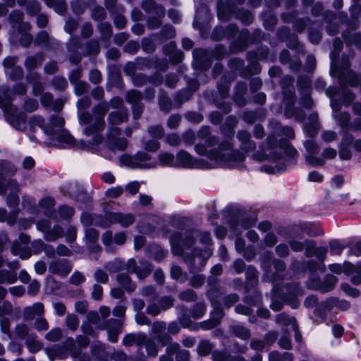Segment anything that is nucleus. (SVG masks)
<instances>
[{
	"label": "nucleus",
	"mask_w": 361,
	"mask_h": 361,
	"mask_svg": "<svg viewBox=\"0 0 361 361\" xmlns=\"http://www.w3.org/2000/svg\"><path fill=\"white\" fill-rule=\"evenodd\" d=\"M195 152L204 159H197L185 150L179 151L176 157V168L186 169H212L218 166L234 167L241 164L245 159V155L233 149V144L228 140L219 141L216 136H210L205 144L195 146Z\"/></svg>",
	"instance_id": "nucleus-1"
},
{
	"label": "nucleus",
	"mask_w": 361,
	"mask_h": 361,
	"mask_svg": "<svg viewBox=\"0 0 361 361\" xmlns=\"http://www.w3.org/2000/svg\"><path fill=\"white\" fill-rule=\"evenodd\" d=\"M262 150L263 154H255V158L259 161L269 160V165L262 166V170L268 173H281L285 170V161L281 155L282 152L290 157H294L297 154L296 149L287 142L277 143L275 137L269 138L267 143L262 147Z\"/></svg>",
	"instance_id": "nucleus-2"
},
{
	"label": "nucleus",
	"mask_w": 361,
	"mask_h": 361,
	"mask_svg": "<svg viewBox=\"0 0 361 361\" xmlns=\"http://www.w3.org/2000/svg\"><path fill=\"white\" fill-rule=\"evenodd\" d=\"M44 119L39 116H33L30 120V125L31 129L35 126L42 128L44 134L49 137L52 141H57L59 147H67L73 144L74 139L68 133V132L63 128L65 121L60 116H51L49 123L44 125Z\"/></svg>",
	"instance_id": "nucleus-3"
},
{
	"label": "nucleus",
	"mask_w": 361,
	"mask_h": 361,
	"mask_svg": "<svg viewBox=\"0 0 361 361\" xmlns=\"http://www.w3.org/2000/svg\"><path fill=\"white\" fill-rule=\"evenodd\" d=\"M109 109L108 103L103 102L94 107L93 115L86 111L78 114L80 122L84 124L91 123L84 129V134L87 136H92L89 140V143L92 145H98L103 141V137L99 131L105 126L104 118Z\"/></svg>",
	"instance_id": "nucleus-4"
},
{
	"label": "nucleus",
	"mask_w": 361,
	"mask_h": 361,
	"mask_svg": "<svg viewBox=\"0 0 361 361\" xmlns=\"http://www.w3.org/2000/svg\"><path fill=\"white\" fill-rule=\"evenodd\" d=\"M300 295H302V292L297 284L274 286L270 307L274 311H279L282 309L283 302H286L292 308H297L300 304L298 299Z\"/></svg>",
	"instance_id": "nucleus-5"
},
{
	"label": "nucleus",
	"mask_w": 361,
	"mask_h": 361,
	"mask_svg": "<svg viewBox=\"0 0 361 361\" xmlns=\"http://www.w3.org/2000/svg\"><path fill=\"white\" fill-rule=\"evenodd\" d=\"M13 93L9 90H4L0 93V108L5 112L8 123L16 129L23 130L25 128V114L18 113L17 109L11 105Z\"/></svg>",
	"instance_id": "nucleus-6"
},
{
	"label": "nucleus",
	"mask_w": 361,
	"mask_h": 361,
	"mask_svg": "<svg viewBox=\"0 0 361 361\" xmlns=\"http://www.w3.org/2000/svg\"><path fill=\"white\" fill-rule=\"evenodd\" d=\"M121 164L133 169H154L157 164L151 160V157L145 152H137L135 156L124 154L120 158Z\"/></svg>",
	"instance_id": "nucleus-7"
},
{
	"label": "nucleus",
	"mask_w": 361,
	"mask_h": 361,
	"mask_svg": "<svg viewBox=\"0 0 361 361\" xmlns=\"http://www.w3.org/2000/svg\"><path fill=\"white\" fill-rule=\"evenodd\" d=\"M329 269L335 274H340L343 271L347 275L353 276L351 281L353 284H361V262L357 264L345 262L343 268L339 264H332L329 266Z\"/></svg>",
	"instance_id": "nucleus-8"
},
{
	"label": "nucleus",
	"mask_w": 361,
	"mask_h": 361,
	"mask_svg": "<svg viewBox=\"0 0 361 361\" xmlns=\"http://www.w3.org/2000/svg\"><path fill=\"white\" fill-rule=\"evenodd\" d=\"M134 216L130 214L108 213L104 219H101V227H108L112 224H119L123 227H127L134 222Z\"/></svg>",
	"instance_id": "nucleus-9"
},
{
	"label": "nucleus",
	"mask_w": 361,
	"mask_h": 361,
	"mask_svg": "<svg viewBox=\"0 0 361 361\" xmlns=\"http://www.w3.org/2000/svg\"><path fill=\"white\" fill-rule=\"evenodd\" d=\"M120 129L116 127L109 128L106 135V145L111 150H124L128 145V141L125 138H118Z\"/></svg>",
	"instance_id": "nucleus-10"
},
{
	"label": "nucleus",
	"mask_w": 361,
	"mask_h": 361,
	"mask_svg": "<svg viewBox=\"0 0 361 361\" xmlns=\"http://www.w3.org/2000/svg\"><path fill=\"white\" fill-rule=\"evenodd\" d=\"M306 256H315L318 260L324 261L327 254V249L325 247H316L314 241L306 240Z\"/></svg>",
	"instance_id": "nucleus-11"
},
{
	"label": "nucleus",
	"mask_w": 361,
	"mask_h": 361,
	"mask_svg": "<svg viewBox=\"0 0 361 361\" xmlns=\"http://www.w3.org/2000/svg\"><path fill=\"white\" fill-rule=\"evenodd\" d=\"M13 270H0V283L12 284L17 281V274L15 269L19 267L18 262H13L8 265Z\"/></svg>",
	"instance_id": "nucleus-12"
},
{
	"label": "nucleus",
	"mask_w": 361,
	"mask_h": 361,
	"mask_svg": "<svg viewBox=\"0 0 361 361\" xmlns=\"http://www.w3.org/2000/svg\"><path fill=\"white\" fill-rule=\"evenodd\" d=\"M127 271L130 273H135L139 279H144L149 274L151 269L148 265H145L143 267H138L136 266V262L135 259H130L127 264Z\"/></svg>",
	"instance_id": "nucleus-13"
},
{
	"label": "nucleus",
	"mask_w": 361,
	"mask_h": 361,
	"mask_svg": "<svg viewBox=\"0 0 361 361\" xmlns=\"http://www.w3.org/2000/svg\"><path fill=\"white\" fill-rule=\"evenodd\" d=\"M44 313V305L42 302L34 303L23 310V317L25 320H31L35 316H41Z\"/></svg>",
	"instance_id": "nucleus-14"
},
{
	"label": "nucleus",
	"mask_w": 361,
	"mask_h": 361,
	"mask_svg": "<svg viewBox=\"0 0 361 361\" xmlns=\"http://www.w3.org/2000/svg\"><path fill=\"white\" fill-rule=\"evenodd\" d=\"M237 137L240 142V148L245 152H251L255 149V143L250 140V135L249 133L241 130L239 131Z\"/></svg>",
	"instance_id": "nucleus-15"
},
{
	"label": "nucleus",
	"mask_w": 361,
	"mask_h": 361,
	"mask_svg": "<svg viewBox=\"0 0 361 361\" xmlns=\"http://www.w3.org/2000/svg\"><path fill=\"white\" fill-rule=\"evenodd\" d=\"M15 172L16 169L11 163L0 160V179L5 178L9 174H13ZM6 191L7 188L0 183V195H5Z\"/></svg>",
	"instance_id": "nucleus-16"
},
{
	"label": "nucleus",
	"mask_w": 361,
	"mask_h": 361,
	"mask_svg": "<svg viewBox=\"0 0 361 361\" xmlns=\"http://www.w3.org/2000/svg\"><path fill=\"white\" fill-rule=\"evenodd\" d=\"M166 329V324L161 322H157L153 324L152 331L157 334V340L161 343V346L165 345L169 341L170 336L166 334H161V332Z\"/></svg>",
	"instance_id": "nucleus-17"
},
{
	"label": "nucleus",
	"mask_w": 361,
	"mask_h": 361,
	"mask_svg": "<svg viewBox=\"0 0 361 361\" xmlns=\"http://www.w3.org/2000/svg\"><path fill=\"white\" fill-rule=\"evenodd\" d=\"M208 296L210 298L211 302L212 304V306L217 312V318L212 319V320L204 322L202 323L201 326L203 329L207 330L211 329L216 326L219 323V319L222 317V312L221 310L219 308V305L216 303V302L213 300L212 298V292H208Z\"/></svg>",
	"instance_id": "nucleus-18"
},
{
	"label": "nucleus",
	"mask_w": 361,
	"mask_h": 361,
	"mask_svg": "<svg viewBox=\"0 0 361 361\" xmlns=\"http://www.w3.org/2000/svg\"><path fill=\"white\" fill-rule=\"evenodd\" d=\"M256 221L255 219H252L247 221H232L230 225L231 231L236 235H240L243 230L252 226L255 224Z\"/></svg>",
	"instance_id": "nucleus-19"
},
{
	"label": "nucleus",
	"mask_w": 361,
	"mask_h": 361,
	"mask_svg": "<svg viewBox=\"0 0 361 361\" xmlns=\"http://www.w3.org/2000/svg\"><path fill=\"white\" fill-rule=\"evenodd\" d=\"M27 80L32 86V93L35 96L39 95L43 91V85L40 77L35 73L27 75Z\"/></svg>",
	"instance_id": "nucleus-20"
},
{
	"label": "nucleus",
	"mask_w": 361,
	"mask_h": 361,
	"mask_svg": "<svg viewBox=\"0 0 361 361\" xmlns=\"http://www.w3.org/2000/svg\"><path fill=\"white\" fill-rule=\"evenodd\" d=\"M146 341V336L144 334H128L123 339L124 345L130 346L134 344L141 345Z\"/></svg>",
	"instance_id": "nucleus-21"
},
{
	"label": "nucleus",
	"mask_w": 361,
	"mask_h": 361,
	"mask_svg": "<svg viewBox=\"0 0 361 361\" xmlns=\"http://www.w3.org/2000/svg\"><path fill=\"white\" fill-rule=\"evenodd\" d=\"M112 324V327L108 326L106 327L108 330L109 340L111 342L115 343L118 341V335L121 332V323L120 320L112 319L110 322Z\"/></svg>",
	"instance_id": "nucleus-22"
},
{
	"label": "nucleus",
	"mask_w": 361,
	"mask_h": 361,
	"mask_svg": "<svg viewBox=\"0 0 361 361\" xmlns=\"http://www.w3.org/2000/svg\"><path fill=\"white\" fill-rule=\"evenodd\" d=\"M310 123L305 124V131L309 137H313L316 135L317 130L319 129V124L317 123V115L312 114L310 115Z\"/></svg>",
	"instance_id": "nucleus-23"
},
{
	"label": "nucleus",
	"mask_w": 361,
	"mask_h": 361,
	"mask_svg": "<svg viewBox=\"0 0 361 361\" xmlns=\"http://www.w3.org/2000/svg\"><path fill=\"white\" fill-rule=\"evenodd\" d=\"M127 118V112L126 110L114 111L108 116V121L111 125H118L126 121Z\"/></svg>",
	"instance_id": "nucleus-24"
},
{
	"label": "nucleus",
	"mask_w": 361,
	"mask_h": 361,
	"mask_svg": "<svg viewBox=\"0 0 361 361\" xmlns=\"http://www.w3.org/2000/svg\"><path fill=\"white\" fill-rule=\"evenodd\" d=\"M213 361H246L242 356L231 357L226 353L216 351L212 354Z\"/></svg>",
	"instance_id": "nucleus-25"
},
{
	"label": "nucleus",
	"mask_w": 361,
	"mask_h": 361,
	"mask_svg": "<svg viewBox=\"0 0 361 361\" xmlns=\"http://www.w3.org/2000/svg\"><path fill=\"white\" fill-rule=\"evenodd\" d=\"M276 322L278 324L284 326H290L291 329H295L297 327L295 319L293 317H290L284 313L279 314L276 316Z\"/></svg>",
	"instance_id": "nucleus-26"
},
{
	"label": "nucleus",
	"mask_w": 361,
	"mask_h": 361,
	"mask_svg": "<svg viewBox=\"0 0 361 361\" xmlns=\"http://www.w3.org/2000/svg\"><path fill=\"white\" fill-rule=\"evenodd\" d=\"M49 270L51 273L66 276L71 271V268L63 262H54L50 264Z\"/></svg>",
	"instance_id": "nucleus-27"
},
{
	"label": "nucleus",
	"mask_w": 361,
	"mask_h": 361,
	"mask_svg": "<svg viewBox=\"0 0 361 361\" xmlns=\"http://www.w3.org/2000/svg\"><path fill=\"white\" fill-rule=\"evenodd\" d=\"M158 159L161 165L176 168V157L173 154L166 152L161 153L159 154Z\"/></svg>",
	"instance_id": "nucleus-28"
},
{
	"label": "nucleus",
	"mask_w": 361,
	"mask_h": 361,
	"mask_svg": "<svg viewBox=\"0 0 361 361\" xmlns=\"http://www.w3.org/2000/svg\"><path fill=\"white\" fill-rule=\"evenodd\" d=\"M269 361H293V356L287 352L280 353L278 351H272L269 355Z\"/></svg>",
	"instance_id": "nucleus-29"
},
{
	"label": "nucleus",
	"mask_w": 361,
	"mask_h": 361,
	"mask_svg": "<svg viewBox=\"0 0 361 361\" xmlns=\"http://www.w3.org/2000/svg\"><path fill=\"white\" fill-rule=\"evenodd\" d=\"M352 137L350 135H345L341 142V149L339 156L341 159L348 160L351 157L350 152L347 149L346 146L351 143Z\"/></svg>",
	"instance_id": "nucleus-30"
},
{
	"label": "nucleus",
	"mask_w": 361,
	"mask_h": 361,
	"mask_svg": "<svg viewBox=\"0 0 361 361\" xmlns=\"http://www.w3.org/2000/svg\"><path fill=\"white\" fill-rule=\"evenodd\" d=\"M9 185L13 188L12 193L9 195L7 199V204L11 207H15L18 205V197L16 194V191L18 190V184L16 181H10Z\"/></svg>",
	"instance_id": "nucleus-31"
},
{
	"label": "nucleus",
	"mask_w": 361,
	"mask_h": 361,
	"mask_svg": "<svg viewBox=\"0 0 361 361\" xmlns=\"http://www.w3.org/2000/svg\"><path fill=\"white\" fill-rule=\"evenodd\" d=\"M26 345L32 353H36L42 348V344L36 340V335L31 334L26 341Z\"/></svg>",
	"instance_id": "nucleus-32"
},
{
	"label": "nucleus",
	"mask_w": 361,
	"mask_h": 361,
	"mask_svg": "<svg viewBox=\"0 0 361 361\" xmlns=\"http://www.w3.org/2000/svg\"><path fill=\"white\" fill-rule=\"evenodd\" d=\"M161 344V343L159 341ZM142 345H145L146 347L147 353L149 356L154 357L157 355L160 348H162L161 345L158 346L155 344L154 340L148 339L146 338V341L144 342Z\"/></svg>",
	"instance_id": "nucleus-33"
},
{
	"label": "nucleus",
	"mask_w": 361,
	"mask_h": 361,
	"mask_svg": "<svg viewBox=\"0 0 361 361\" xmlns=\"http://www.w3.org/2000/svg\"><path fill=\"white\" fill-rule=\"evenodd\" d=\"M18 212L16 210L11 211L9 214L4 208H0V221H6L8 224H13L16 221Z\"/></svg>",
	"instance_id": "nucleus-34"
},
{
	"label": "nucleus",
	"mask_w": 361,
	"mask_h": 361,
	"mask_svg": "<svg viewBox=\"0 0 361 361\" xmlns=\"http://www.w3.org/2000/svg\"><path fill=\"white\" fill-rule=\"evenodd\" d=\"M63 230L59 226H54L51 229L49 228L44 235L45 240L48 241H54L62 235Z\"/></svg>",
	"instance_id": "nucleus-35"
},
{
	"label": "nucleus",
	"mask_w": 361,
	"mask_h": 361,
	"mask_svg": "<svg viewBox=\"0 0 361 361\" xmlns=\"http://www.w3.org/2000/svg\"><path fill=\"white\" fill-rule=\"evenodd\" d=\"M118 283L123 286L128 291H133L135 289V285L130 282V279L126 274H121L117 277Z\"/></svg>",
	"instance_id": "nucleus-36"
},
{
	"label": "nucleus",
	"mask_w": 361,
	"mask_h": 361,
	"mask_svg": "<svg viewBox=\"0 0 361 361\" xmlns=\"http://www.w3.org/2000/svg\"><path fill=\"white\" fill-rule=\"evenodd\" d=\"M233 334L238 338L247 340L250 336V331L244 326L236 325L233 327Z\"/></svg>",
	"instance_id": "nucleus-37"
},
{
	"label": "nucleus",
	"mask_w": 361,
	"mask_h": 361,
	"mask_svg": "<svg viewBox=\"0 0 361 361\" xmlns=\"http://www.w3.org/2000/svg\"><path fill=\"white\" fill-rule=\"evenodd\" d=\"M338 303V305L339 308H341L343 310H348L350 307V303L346 300H341V301H336L335 299H330L329 300H327L325 302V307L328 310H330L333 305H335Z\"/></svg>",
	"instance_id": "nucleus-38"
},
{
	"label": "nucleus",
	"mask_w": 361,
	"mask_h": 361,
	"mask_svg": "<svg viewBox=\"0 0 361 361\" xmlns=\"http://www.w3.org/2000/svg\"><path fill=\"white\" fill-rule=\"evenodd\" d=\"M171 274L174 279L180 282H184L186 279V276L183 273L182 269L178 266H173L171 267Z\"/></svg>",
	"instance_id": "nucleus-39"
},
{
	"label": "nucleus",
	"mask_w": 361,
	"mask_h": 361,
	"mask_svg": "<svg viewBox=\"0 0 361 361\" xmlns=\"http://www.w3.org/2000/svg\"><path fill=\"white\" fill-rule=\"evenodd\" d=\"M42 61V57L39 56L27 57L25 60V65L28 69L35 68L37 64L41 63Z\"/></svg>",
	"instance_id": "nucleus-40"
},
{
	"label": "nucleus",
	"mask_w": 361,
	"mask_h": 361,
	"mask_svg": "<svg viewBox=\"0 0 361 361\" xmlns=\"http://www.w3.org/2000/svg\"><path fill=\"white\" fill-rule=\"evenodd\" d=\"M62 336V333L60 329L54 328L49 331L46 336L45 338L49 341H59Z\"/></svg>",
	"instance_id": "nucleus-41"
},
{
	"label": "nucleus",
	"mask_w": 361,
	"mask_h": 361,
	"mask_svg": "<svg viewBox=\"0 0 361 361\" xmlns=\"http://www.w3.org/2000/svg\"><path fill=\"white\" fill-rule=\"evenodd\" d=\"M212 348V344L209 341H203L199 343L197 350L200 355L205 356L211 352Z\"/></svg>",
	"instance_id": "nucleus-42"
},
{
	"label": "nucleus",
	"mask_w": 361,
	"mask_h": 361,
	"mask_svg": "<svg viewBox=\"0 0 361 361\" xmlns=\"http://www.w3.org/2000/svg\"><path fill=\"white\" fill-rule=\"evenodd\" d=\"M179 348V345L176 343L171 344L167 348V355H163L160 357V361H173L171 355Z\"/></svg>",
	"instance_id": "nucleus-43"
},
{
	"label": "nucleus",
	"mask_w": 361,
	"mask_h": 361,
	"mask_svg": "<svg viewBox=\"0 0 361 361\" xmlns=\"http://www.w3.org/2000/svg\"><path fill=\"white\" fill-rule=\"evenodd\" d=\"M29 328L26 324H18L15 329V333L18 338H25L28 335Z\"/></svg>",
	"instance_id": "nucleus-44"
},
{
	"label": "nucleus",
	"mask_w": 361,
	"mask_h": 361,
	"mask_svg": "<svg viewBox=\"0 0 361 361\" xmlns=\"http://www.w3.org/2000/svg\"><path fill=\"white\" fill-rule=\"evenodd\" d=\"M81 221L85 226H89L92 224H97L99 226L101 221H97V216H92L91 214L87 213H84L81 216Z\"/></svg>",
	"instance_id": "nucleus-45"
},
{
	"label": "nucleus",
	"mask_w": 361,
	"mask_h": 361,
	"mask_svg": "<svg viewBox=\"0 0 361 361\" xmlns=\"http://www.w3.org/2000/svg\"><path fill=\"white\" fill-rule=\"evenodd\" d=\"M344 249V246L338 241L334 240L330 243V252L334 255H340Z\"/></svg>",
	"instance_id": "nucleus-46"
},
{
	"label": "nucleus",
	"mask_w": 361,
	"mask_h": 361,
	"mask_svg": "<svg viewBox=\"0 0 361 361\" xmlns=\"http://www.w3.org/2000/svg\"><path fill=\"white\" fill-rule=\"evenodd\" d=\"M105 267L110 272H116L122 269L123 263L118 259H115L113 262L107 263Z\"/></svg>",
	"instance_id": "nucleus-47"
},
{
	"label": "nucleus",
	"mask_w": 361,
	"mask_h": 361,
	"mask_svg": "<svg viewBox=\"0 0 361 361\" xmlns=\"http://www.w3.org/2000/svg\"><path fill=\"white\" fill-rule=\"evenodd\" d=\"M180 242L178 238H176V237H174L171 240L172 251L174 255H181L183 253V250L180 247Z\"/></svg>",
	"instance_id": "nucleus-48"
},
{
	"label": "nucleus",
	"mask_w": 361,
	"mask_h": 361,
	"mask_svg": "<svg viewBox=\"0 0 361 361\" xmlns=\"http://www.w3.org/2000/svg\"><path fill=\"white\" fill-rule=\"evenodd\" d=\"M123 192V188L121 186H116L108 189L106 195L109 197L116 198L119 197Z\"/></svg>",
	"instance_id": "nucleus-49"
},
{
	"label": "nucleus",
	"mask_w": 361,
	"mask_h": 361,
	"mask_svg": "<svg viewBox=\"0 0 361 361\" xmlns=\"http://www.w3.org/2000/svg\"><path fill=\"white\" fill-rule=\"evenodd\" d=\"M39 204L42 208L46 209V212H48L54 206V200L51 197H47L42 199Z\"/></svg>",
	"instance_id": "nucleus-50"
},
{
	"label": "nucleus",
	"mask_w": 361,
	"mask_h": 361,
	"mask_svg": "<svg viewBox=\"0 0 361 361\" xmlns=\"http://www.w3.org/2000/svg\"><path fill=\"white\" fill-rule=\"evenodd\" d=\"M206 310L205 305L202 303H198L194 307L192 316L195 319H199L203 316Z\"/></svg>",
	"instance_id": "nucleus-51"
},
{
	"label": "nucleus",
	"mask_w": 361,
	"mask_h": 361,
	"mask_svg": "<svg viewBox=\"0 0 361 361\" xmlns=\"http://www.w3.org/2000/svg\"><path fill=\"white\" fill-rule=\"evenodd\" d=\"M6 74L9 75L12 80H17L23 77V71L20 67H14L10 71H7Z\"/></svg>",
	"instance_id": "nucleus-52"
},
{
	"label": "nucleus",
	"mask_w": 361,
	"mask_h": 361,
	"mask_svg": "<svg viewBox=\"0 0 361 361\" xmlns=\"http://www.w3.org/2000/svg\"><path fill=\"white\" fill-rule=\"evenodd\" d=\"M13 307L11 302L4 301L0 303V317L12 312Z\"/></svg>",
	"instance_id": "nucleus-53"
},
{
	"label": "nucleus",
	"mask_w": 361,
	"mask_h": 361,
	"mask_svg": "<svg viewBox=\"0 0 361 361\" xmlns=\"http://www.w3.org/2000/svg\"><path fill=\"white\" fill-rule=\"evenodd\" d=\"M85 281V277L79 271L74 272L70 279V282L74 285H80Z\"/></svg>",
	"instance_id": "nucleus-54"
},
{
	"label": "nucleus",
	"mask_w": 361,
	"mask_h": 361,
	"mask_svg": "<svg viewBox=\"0 0 361 361\" xmlns=\"http://www.w3.org/2000/svg\"><path fill=\"white\" fill-rule=\"evenodd\" d=\"M35 327L39 331H46L49 329V324L44 317H39L35 322Z\"/></svg>",
	"instance_id": "nucleus-55"
},
{
	"label": "nucleus",
	"mask_w": 361,
	"mask_h": 361,
	"mask_svg": "<svg viewBox=\"0 0 361 361\" xmlns=\"http://www.w3.org/2000/svg\"><path fill=\"white\" fill-rule=\"evenodd\" d=\"M10 320L8 318L2 317L0 319V326L1 331L7 334L9 338H11L10 332Z\"/></svg>",
	"instance_id": "nucleus-56"
},
{
	"label": "nucleus",
	"mask_w": 361,
	"mask_h": 361,
	"mask_svg": "<svg viewBox=\"0 0 361 361\" xmlns=\"http://www.w3.org/2000/svg\"><path fill=\"white\" fill-rule=\"evenodd\" d=\"M166 142L171 146H178L181 142V137L176 133H171L166 136Z\"/></svg>",
	"instance_id": "nucleus-57"
},
{
	"label": "nucleus",
	"mask_w": 361,
	"mask_h": 361,
	"mask_svg": "<svg viewBox=\"0 0 361 361\" xmlns=\"http://www.w3.org/2000/svg\"><path fill=\"white\" fill-rule=\"evenodd\" d=\"M149 133L154 137L161 138L164 136V132L161 126H156L149 128Z\"/></svg>",
	"instance_id": "nucleus-58"
},
{
	"label": "nucleus",
	"mask_w": 361,
	"mask_h": 361,
	"mask_svg": "<svg viewBox=\"0 0 361 361\" xmlns=\"http://www.w3.org/2000/svg\"><path fill=\"white\" fill-rule=\"evenodd\" d=\"M11 252L14 255L19 256L23 259H28L30 257V252H23L21 249L18 247L17 244L13 245Z\"/></svg>",
	"instance_id": "nucleus-59"
},
{
	"label": "nucleus",
	"mask_w": 361,
	"mask_h": 361,
	"mask_svg": "<svg viewBox=\"0 0 361 361\" xmlns=\"http://www.w3.org/2000/svg\"><path fill=\"white\" fill-rule=\"evenodd\" d=\"M304 146L310 154H314L319 151L317 144L313 140H307L304 143Z\"/></svg>",
	"instance_id": "nucleus-60"
},
{
	"label": "nucleus",
	"mask_w": 361,
	"mask_h": 361,
	"mask_svg": "<svg viewBox=\"0 0 361 361\" xmlns=\"http://www.w3.org/2000/svg\"><path fill=\"white\" fill-rule=\"evenodd\" d=\"M39 106L38 102L36 99H28L25 101L24 109L27 111L32 112L35 111Z\"/></svg>",
	"instance_id": "nucleus-61"
},
{
	"label": "nucleus",
	"mask_w": 361,
	"mask_h": 361,
	"mask_svg": "<svg viewBox=\"0 0 361 361\" xmlns=\"http://www.w3.org/2000/svg\"><path fill=\"white\" fill-rule=\"evenodd\" d=\"M142 98L141 94L136 90H131L127 93V101L130 103H135Z\"/></svg>",
	"instance_id": "nucleus-62"
},
{
	"label": "nucleus",
	"mask_w": 361,
	"mask_h": 361,
	"mask_svg": "<svg viewBox=\"0 0 361 361\" xmlns=\"http://www.w3.org/2000/svg\"><path fill=\"white\" fill-rule=\"evenodd\" d=\"M74 214V209L68 206H61L59 208V214L63 219H68Z\"/></svg>",
	"instance_id": "nucleus-63"
},
{
	"label": "nucleus",
	"mask_w": 361,
	"mask_h": 361,
	"mask_svg": "<svg viewBox=\"0 0 361 361\" xmlns=\"http://www.w3.org/2000/svg\"><path fill=\"white\" fill-rule=\"evenodd\" d=\"M179 298L182 300L190 302L196 300V295L194 291L191 290H188L186 291H183L180 293Z\"/></svg>",
	"instance_id": "nucleus-64"
}]
</instances>
